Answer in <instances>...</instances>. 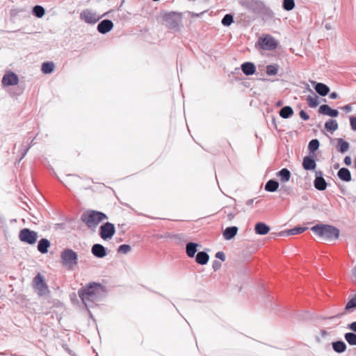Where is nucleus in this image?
<instances>
[{"mask_svg":"<svg viewBox=\"0 0 356 356\" xmlns=\"http://www.w3.org/2000/svg\"><path fill=\"white\" fill-rule=\"evenodd\" d=\"M105 294V287L97 282L89 283L78 291L79 297L87 308L100 301Z\"/></svg>","mask_w":356,"mask_h":356,"instance_id":"obj_1","label":"nucleus"},{"mask_svg":"<svg viewBox=\"0 0 356 356\" xmlns=\"http://www.w3.org/2000/svg\"><path fill=\"white\" fill-rule=\"evenodd\" d=\"M316 235L327 241L337 240L339 236V229L332 225L317 224L311 228Z\"/></svg>","mask_w":356,"mask_h":356,"instance_id":"obj_2","label":"nucleus"},{"mask_svg":"<svg viewBox=\"0 0 356 356\" xmlns=\"http://www.w3.org/2000/svg\"><path fill=\"white\" fill-rule=\"evenodd\" d=\"M107 218L105 213L97 211H89L81 215V220L90 229L95 228L100 222Z\"/></svg>","mask_w":356,"mask_h":356,"instance_id":"obj_3","label":"nucleus"},{"mask_svg":"<svg viewBox=\"0 0 356 356\" xmlns=\"http://www.w3.org/2000/svg\"><path fill=\"white\" fill-rule=\"evenodd\" d=\"M61 262L68 269H73L78 264V255L72 249H65L60 253Z\"/></svg>","mask_w":356,"mask_h":356,"instance_id":"obj_4","label":"nucleus"},{"mask_svg":"<svg viewBox=\"0 0 356 356\" xmlns=\"http://www.w3.org/2000/svg\"><path fill=\"white\" fill-rule=\"evenodd\" d=\"M162 17L165 24L171 29H177L181 21V14L175 12L165 13Z\"/></svg>","mask_w":356,"mask_h":356,"instance_id":"obj_5","label":"nucleus"},{"mask_svg":"<svg viewBox=\"0 0 356 356\" xmlns=\"http://www.w3.org/2000/svg\"><path fill=\"white\" fill-rule=\"evenodd\" d=\"M106 15L107 13H105L102 15H99L95 11L87 8L81 11L80 13V19L87 24H95Z\"/></svg>","mask_w":356,"mask_h":356,"instance_id":"obj_6","label":"nucleus"},{"mask_svg":"<svg viewBox=\"0 0 356 356\" xmlns=\"http://www.w3.org/2000/svg\"><path fill=\"white\" fill-rule=\"evenodd\" d=\"M240 4L254 13H260L265 8V5L261 0H240Z\"/></svg>","mask_w":356,"mask_h":356,"instance_id":"obj_7","label":"nucleus"},{"mask_svg":"<svg viewBox=\"0 0 356 356\" xmlns=\"http://www.w3.org/2000/svg\"><path fill=\"white\" fill-rule=\"evenodd\" d=\"M38 234L36 232L31 230L29 228H24L19 233V240L25 243L33 245L36 243Z\"/></svg>","mask_w":356,"mask_h":356,"instance_id":"obj_8","label":"nucleus"},{"mask_svg":"<svg viewBox=\"0 0 356 356\" xmlns=\"http://www.w3.org/2000/svg\"><path fill=\"white\" fill-rule=\"evenodd\" d=\"M258 45L264 50L272 51L278 46L277 41L270 35L260 37L257 42Z\"/></svg>","mask_w":356,"mask_h":356,"instance_id":"obj_9","label":"nucleus"},{"mask_svg":"<svg viewBox=\"0 0 356 356\" xmlns=\"http://www.w3.org/2000/svg\"><path fill=\"white\" fill-rule=\"evenodd\" d=\"M33 286L40 296H44L49 293V290L45 282L44 278L40 273H38L34 277L33 280Z\"/></svg>","mask_w":356,"mask_h":356,"instance_id":"obj_10","label":"nucleus"},{"mask_svg":"<svg viewBox=\"0 0 356 356\" xmlns=\"http://www.w3.org/2000/svg\"><path fill=\"white\" fill-rule=\"evenodd\" d=\"M115 232V228L113 224L106 222L99 228V235L104 240L111 239Z\"/></svg>","mask_w":356,"mask_h":356,"instance_id":"obj_11","label":"nucleus"},{"mask_svg":"<svg viewBox=\"0 0 356 356\" xmlns=\"http://www.w3.org/2000/svg\"><path fill=\"white\" fill-rule=\"evenodd\" d=\"M314 186L318 191H324L326 189L327 184L323 177V172L321 171H316Z\"/></svg>","mask_w":356,"mask_h":356,"instance_id":"obj_12","label":"nucleus"},{"mask_svg":"<svg viewBox=\"0 0 356 356\" xmlns=\"http://www.w3.org/2000/svg\"><path fill=\"white\" fill-rule=\"evenodd\" d=\"M1 82L5 86H15L18 83L19 79L14 72H8L3 75Z\"/></svg>","mask_w":356,"mask_h":356,"instance_id":"obj_13","label":"nucleus"},{"mask_svg":"<svg viewBox=\"0 0 356 356\" xmlns=\"http://www.w3.org/2000/svg\"><path fill=\"white\" fill-rule=\"evenodd\" d=\"M113 26L114 24L111 20L104 19L98 24L97 29L100 33L106 34L113 29Z\"/></svg>","mask_w":356,"mask_h":356,"instance_id":"obj_14","label":"nucleus"},{"mask_svg":"<svg viewBox=\"0 0 356 356\" xmlns=\"http://www.w3.org/2000/svg\"><path fill=\"white\" fill-rule=\"evenodd\" d=\"M91 252L97 258H104L107 254L106 248L99 243H95L92 246Z\"/></svg>","mask_w":356,"mask_h":356,"instance_id":"obj_15","label":"nucleus"},{"mask_svg":"<svg viewBox=\"0 0 356 356\" xmlns=\"http://www.w3.org/2000/svg\"><path fill=\"white\" fill-rule=\"evenodd\" d=\"M319 113L330 117H337L339 115V111L336 109L331 108L327 104H323L319 107Z\"/></svg>","mask_w":356,"mask_h":356,"instance_id":"obj_16","label":"nucleus"},{"mask_svg":"<svg viewBox=\"0 0 356 356\" xmlns=\"http://www.w3.org/2000/svg\"><path fill=\"white\" fill-rule=\"evenodd\" d=\"M311 82L314 85V89L316 91V92L320 95L324 97L329 93L330 88L327 85L322 83H317L314 81H312Z\"/></svg>","mask_w":356,"mask_h":356,"instance_id":"obj_17","label":"nucleus"},{"mask_svg":"<svg viewBox=\"0 0 356 356\" xmlns=\"http://www.w3.org/2000/svg\"><path fill=\"white\" fill-rule=\"evenodd\" d=\"M302 167L305 170H314L316 168V163L312 157L306 156L303 158Z\"/></svg>","mask_w":356,"mask_h":356,"instance_id":"obj_18","label":"nucleus"},{"mask_svg":"<svg viewBox=\"0 0 356 356\" xmlns=\"http://www.w3.org/2000/svg\"><path fill=\"white\" fill-rule=\"evenodd\" d=\"M338 177L346 182L350 181L352 179L351 173L346 168H341L337 172Z\"/></svg>","mask_w":356,"mask_h":356,"instance_id":"obj_19","label":"nucleus"},{"mask_svg":"<svg viewBox=\"0 0 356 356\" xmlns=\"http://www.w3.org/2000/svg\"><path fill=\"white\" fill-rule=\"evenodd\" d=\"M241 70L245 75L250 76L254 74L256 67L252 63L245 62L241 65Z\"/></svg>","mask_w":356,"mask_h":356,"instance_id":"obj_20","label":"nucleus"},{"mask_svg":"<svg viewBox=\"0 0 356 356\" xmlns=\"http://www.w3.org/2000/svg\"><path fill=\"white\" fill-rule=\"evenodd\" d=\"M238 232V227L236 226H232L227 227L223 232V237L226 240L232 239Z\"/></svg>","mask_w":356,"mask_h":356,"instance_id":"obj_21","label":"nucleus"},{"mask_svg":"<svg viewBox=\"0 0 356 356\" xmlns=\"http://www.w3.org/2000/svg\"><path fill=\"white\" fill-rule=\"evenodd\" d=\"M50 242L47 238H42L39 241L38 244V250L42 253L45 254L48 252V249L50 247Z\"/></svg>","mask_w":356,"mask_h":356,"instance_id":"obj_22","label":"nucleus"},{"mask_svg":"<svg viewBox=\"0 0 356 356\" xmlns=\"http://www.w3.org/2000/svg\"><path fill=\"white\" fill-rule=\"evenodd\" d=\"M255 232L259 235H265L270 231V227L264 222H257L254 227Z\"/></svg>","mask_w":356,"mask_h":356,"instance_id":"obj_23","label":"nucleus"},{"mask_svg":"<svg viewBox=\"0 0 356 356\" xmlns=\"http://www.w3.org/2000/svg\"><path fill=\"white\" fill-rule=\"evenodd\" d=\"M306 86H307V90L314 94V96H308L307 97V102L310 107L315 108L318 105V97L313 92V91L310 88L309 84L307 83Z\"/></svg>","mask_w":356,"mask_h":356,"instance_id":"obj_24","label":"nucleus"},{"mask_svg":"<svg viewBox=\"0 0 356 356\" xmlns=\"http://www.w3.org/2000/svg\"><path fill=\"white\" fill-rule=\"evenodd\" d=\"M198 245L193 242H188L186 245V252L188 257L193 258L195 257L197 252V247Z\"/></svg>","mask_w":356,"mask_h":356,"instance_id":"obj_25","label":"nucleus"},{"mask_svg":"<svg viewBox=\"0 0 356 356\" xmlns=\"http://www.w3.org/2000/svg\"><path fill=\"white\" fill-rule=\"evenodd\" d=\"M332 346L334 352L342 353L346 351L347 346L343 341H337L332 343Z\"/></svg>","mask_w":356,"mask_h":356,"instance_id":"obj_26","label":"nucleus"},{"mask_svg":"<svg viewBox=\"0 0 356 356\" xmlns=\"http://www.w3.org/2000/svg\"><path fill=\"white\" fill-rule=\"evenodd\" d=\"M209 259V256L206 252H197L195 261L200 265H205L208 263Z\"/></svg>","mask_w":356,"mask_h":356,"instance_id":"obj_27","label":"nucleus"},{"mask_svg":"<svg viewBox=\"0 0 356 356\" xmlns=\"http://www.w3.org/2000/svg\"><path fill=\"white\" fill-rule=\"evenodd\" d=\"M277 176L280 177L282 182H287L289 181L291 174L287 168H282L277 173Z\"/></svg>","mask_w":356,"mask_h":356,"instance_id":"obj_28","label":"nucleus"},{"mask_svg":"<svg viewBox=\"0 0 356 356\" xmlns=\"http://www.w3.org/2000/svg\"><path fill=\"white\" fill-rule=\"evenodd\" d=\"M279 187V183L275 179L268 180L265 185V190L268 192H275Z\"/></svg>","mask_w":356,"mask_h":356,"instance_id":"obj_29","label":"nucleus"},{"mask_svg":"<svg viewBox=\"0 0 356 356\" xmlns=\"http://www.w3.org/2000/svg\"><path fill=\"white\" fill-rule=\"evenodd\" d=\"M279 113L282 118L287 119L293 114V110L291 106H285L280 110Z\"/></svg>","mask_w":356,"mask_h":356,"instance_id":"obj_30","label":"nucleus"},{"mask_svg":"<svg viewBox=\"0 0 356 356\" xmlns=\"http://www.w3.org/2000/svg\"><path fill=\"white\" fill-rule=\"evenodd\" d=\"M349 146H350L349 143L348 142L345 141L343 139H342V138L337 139V147L339 152H341L342 154L345 153L349 149Z\"/></svg>","mask_w":356,"mask_h":356,"instance_id":"obj_31","label":"nucleus"},{"mask_svg":"<svg viewBox=\"0 0 356 356\" xmlns=\"http://www.w3.org/2000/svg\"><path fill=\"white\" fill-rule=\"evenodd\" d=\"M325 129L327 131L333 132L338 129V123L335 120H329L325 124Z\"/></svg>","mask_w":356,"mask_h":356,"instance_id":"obj_32","label":"nucleus"},{"mask_svg":"<svg viewBox=\"0 0 356 356\" xmlns=\"http://www.w3.org/2000/svg\"><path fill=\"white\" fill-rule=\"evenodd\" d=\"M345 340L349 345L356 346V334L354 332H347L344 334Z\"/></svg>","mask_w":356,"mask_h":356,"instance_id":"obj_33","label":"nucleus"},{"mask_svg":"<svg viewBox=\"0 0 356 356\" xmlns=\"http://www.w3.org/2000/svg\"><path fill=\"white\" fill-rule=\"evenodd\" d=\"M54 64L52 62H46L42 65V71L44 74H50L54 71Z\"/></svg>","mask_w":356,"mask_h":356,"instance_id":"obj_34","label":"nucleus"},{"mask_svg":"<svg viewBox=\"0 0 356 356\" xmlns=\"http://www.w3.org/2000/svg\"><path fill=\"white\" fill-rule=\"evenodd\" d=\"M33 14L37 17H42L45 14L44 8L39 5L35 6L33 8Z\"/></svg>","mask_w":356,"mask_h":356,"instance_id":"obj_35","label":"nucleus"},{"mask_svg":"<svg viewBox=\"0 0 356 356\" xmlns=\"http://www.w3.org/2000/svg\"><path fill=\"white\" fill-rule=\"evenodd\" d=\"M356 308V294L350 299L347 302L345 310L346 312H352Z\"/></svg>","mask_w":356,"mask_h":356,"instance_id":"obj_36","label":"nucleus"},{"mask_svg":"<svg viewBox=\"0 0 356 356\" xmlns=\"http://www.w3.org/2000/svg\"><path fill=\"white\" fill-rule=\"evenodd\" d=\"M294 0H283L282 8L286 11L292 10L295 8Z\"/></svg>","mask_w":356,"mask_h":356,"instance_id":"obj_37","label":"nucleus"},{"mask_svg":"<svg viewBox=\"0 0 356 356\" xmlns=\"http://www.w3.org/2000/svg\"><path fill=\"white\" fill-rule=\"evenodd\" d=\"M320 143L317 139L312 140L308 145V149L310 152L314 153L319 147Z\"/></svg>","mask_w":356,"mask_h":356,"instance_id":"obj_38","label":"nucleus"},{"mask_svg":"<svg viewBox=\"0 0 356 356\" xmlns=\"http://www.w3.org/2000/svg\"><path fill=\"white\" fill-rule=\"evenodd\" d=\"M221 22L223 26H229L234 22V16L232 14H226Z\"/></svg>","mask_w":356,"mask_h":356,"instance_id":"obj_39","label":"nucleus"},{"mask_svg":"<svg viewBox=\"0 0 356 356\" xmlns=\"http://www.w3.org/2000/svg\"><path fill=\"white\" fill-rule=\"evenodd\" d=\"M279 66L277 65H268L266 67V74L269 76L275 75L278 72Z\"/></svg>","mask_w":356,"mask_h":356,"instance_id":"obj_40","label":"nucleus"},{"mask_svg":"<svg viewBox=\"0 0 356 356\" xmlns=\"http://www.w3.org/2000/svg\"><path fill=\"white\" fill-rule=\"evenodd\" d=\"M307 229L305 227H296L287 231L288 235H296L304 232Z\"/></svg>","mask_w":356,"mask_h":356,"instance_id":"obj_41","label":"nucleus"},{"mask_svg":"<svg viewBox=\"0 0 356 356\" xmlns=\"http://www.w3.org/2000/svg\"><path fill=\"white\" fill-rule=\"evenodd\" d=\"M131 250V246L129 245L123 244L118 247V251L122 254H127Z\"/></svg>","mask_w":356,"mask_h":356,"instance_id":"obj_42","label":"nucleus"},{"mask_svg":"<svg viewBox=\"0 0 356 356\" xmlns=\"http://www.w3.org/2000/svg\"><path fill=\"white\" fill-rule=\"evenodd\" d=\"M350 123L351 129L354 131H356V117H350Z\"/></svg>","mask_w":356,"mask_h":356,"instance_id":"obj_43","label":"nucleus"},{"mask_svg":"<svg viewBox=\"0 0 356 356\" xmlns=\"http://www.w3.org/2000/svg\"><path fill=\"white\" fill-rule=\"evenodd\" d=\"M299 115H300V117L302 120H309V115H308L305 111H304L303 110H301V111H300Z\"/></svg>","mask_w":356,"mask_h":356,"instance_id":"obj_44","label":"nucleus"},{"mask_svg":"<svg viewBox=\"0 0 356 356\" xmlns=\"http://www.w3.org/2000/svg\"><path fill=\"white\" fill-rule=\"evenodd\" d=\"M216 257L220 259L222 261H224L225 260V255L223 252H216Z\"/></svg>","mask_w":356,"mask_h":356,"instance_id":"obj_45","label":"nucleus"},{"mask_svg":"<svg viewBox=\"0 0 356 356\" xmlns=\"http://www.w3.org/2000/svg\"><path fill=\"white\" fill-rule=\"evenodd\" d=\"M347 328L354 332H356V321H354L351 323L348 324Z\"/></svg>","mask_w":356,"mask_h":356,"instance_id":"obj_46","label":"nucleus"},{"mask_svg":"<svg viewBox=\"0 0 356 356\" xmlns=\"http://www.w3.org/2000/svg\"><path fill=\"white\" fill-rule=\"evenodd\" d=\"M32 143H33V140H31V144L29 145V146L24 149L22 154V156L19 159V161L26 156V154H27V152L29 150L30 147H31Z\"/></svg>","mask_w":356,"mask_h":356,"instance_id":"obj_47","label":"nucleus"},{"mask_svg":"<svg viewBox=\"0 0 356 356\" xmlns=\"http://www.w3.org/2000/svg\"><path fill=\"white\" fill-rule=\"evenodd\" d=\"M220 266H221V264H220V261H216H216H214L213 262V270H214L215 271H216V270H217L220 267Z\"/></svg>","mask_w":356,"mask_h":356,"instance_id":"obj_48","label":"nucleus"},{"mask_svg":"<svg viewBox=\"0 0 356 356\" xmlns=\"http://www.w3.org/2000/svg\"><path fill=\"white\" fill-rule=\"evenodd\" d=\"M344 163L346 165H350L351 163H352V159L350 158V156H346L345 158H344Z\"/></svg>","mask_w":356,"mask_h":356,"instance_id":"obj_49","label":"nucleus"},{"mask_svg":"<svg viewBox=\"0 0 356 356\" xmlns=\"http://www.w3.org/2000/svg\"><path fill=\"white\" fill-rule=\"evenodd\" d=\"M329 97L332 99H335L338 97V94L335 92H332L329 95Z\"/></svg>","mask_w":356,"mask_h":356,"instance_id":"obj_50","label":"nucleus"},{"mask_svg":"<svg viewBox=\"0 0 356 356\" xmlns=\"http://www.w3.org/2000/svg\"><path fill=\"white\" fill-rule=\"evenodd\" d=\"M343 109L346 112H350V111H351V110H352V107H351V106H350V104H347V105H346V106H344L343 107Z\"/></svg>","mask_w":356,"mask_h":356,"instance_id":"obj_51","label":"nucleus"},{"mask_svg":"<svg viewBox=\"0 0 356 356\" xmlns=\"http://www.w3.org/2000/svg\"><path fill=\"white\" fill-rule=\"evenodd\" d=\"M254 202V200L253 199H250L248 200L247 202H246V204L248 205V206H250L253 204Z\"/></svg>","mask_w":356,"mask_h":356,"instance_id":"obj_52","label":"nucleus"},{"mask_svg":"<svg viewBox=\"0 0 356 356\" xmlns=\"http://www.w3.org/2000/svg\"><path fill=\"white\" fill-rule=\"evenodd\" d=\"M353 275L355 277L356 282V266L353 269Z\"/></svg>","mask_w":356,"mask_h":356,"instance_id":"obj_53","label":"nucleus"},{"mask_svg":"<svg viewBox=\"0 0 356 356\" xmlns=\"http://www.w3.org/2000/svg\"><path fill=\"white\" fill-rule=\"evenodd\" d=\"M282 105V102L281 101H279L277 103V106H280Z\"/></svg>","mask_w":356,"mask_h":356,"instance_id":"obj_54","label":"nucleus"},{"mask_svg":"<svg viewBox=\"0 0 356 356\" xmlns=\"http://www.w3.org/2000/svg\"><path fill=\"white\" fill-rule=\"evenodd\" d=\"M229 216L230 217V218H232L234 217V214H229Z\"/></svg>","mask_w":356,"mask_h":356,"instance_id":"obj_55","label":"nucleus"},{"mask_svg":"<svg viewBox=\"0 0 356 356\" xmlns=\"http://www.w3.org/2000/svg\"><path fill=\"white\" fill-rule=\"evenodd\" d=\"M72 177L74 178V179H77V177H75V176H72Z\"/></svg>","mask_w":356,"mask_h":356,"instance_id":"obj_56","label":"nucleus"}]
</instances>
